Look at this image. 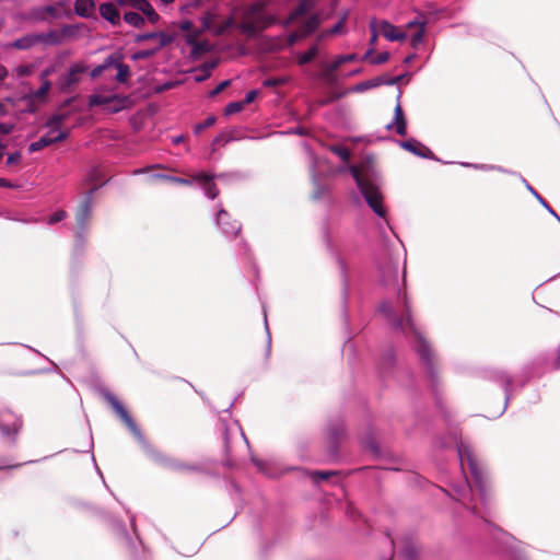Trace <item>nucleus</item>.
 Instances as JSON below:
<instances>
[{
    "instance_id": "nucleus-14",
    "label": "nucleus",
    "mask_w": 560,
    "mask_h": 560,
    "mask_svg": "<svg viewBox=\"0 0 560 560\" xmlns=\"http://www.w3.org/2000/svg\"><path fill=\"white\" fill-rule=\"evenodd\" d=\"M71 28L69 26L63 27L59 31H50L48 33L36 34L38 43H43L45 45H57L61 43V40L70 35Z\"/></svg>"
},
{
    "instance_id": "nucleus-21",
    "label": "nucleus",
    "mask_w": 560,
    "mask_h": 560,
    "mask_svg": "<svg viewBox=\"0 0 560 560\" xmlns=\"http://www.w3.org/2000/svg\"><path fill=\"white\" fill-rule=\"evenodd\" d=\"M52 71L54 70L51 68H48L45 71H43V73L40 75V79L43 81L42 85L36 92L33 93V95H32L33 100L42 101L45 98L46 94L50 90V82L47 80V77L50 75L52 73Z\"/></svg>"
},
{
    "instance_id": "nucleus-15",
    "label": "nucleus",
    "mask_w": 560,
    "mask_h": 560,
    "mask_svg": "<svg viewBox=\"0 0 560 560\" xmlns=\"http://www.w3.org/2000/svg\"><path fill=\"white\" fill-rule=\"evenodd\" d=\"M388 130H395L398 135L405 136L407 130V122L402 113L400 103L398 102L394 110V119L387 125Z\"/></svg>"
},
{
    "instance_id": "nucleus-33",
    "label": "nucleus",
    "mask_w": 560,
    "mask_h": 560,
    "mask_svg": "<svg viewBox=\"0 0 560 560\" xmlns=\"http://www.w3.org/2000/svg\"><path fill=\"white\" fill-rule=\"evenodd\" d=\"M335 154H337L342 161H348L350 158V152L347 148L343 147H335L332 148Z\"/></svg>"
},
{
    "instance_id": "nucleus-30",
    "label": "nucleus",
    "mask_w": 560,
    "mask_h": 560,
    "mask_svg": "<svg viewBox=\"0 0 560 560\" xmlns=\"http://www.w3.org/2000/svg\"><path fill=\"white\" fill-rule=\"evenodd\" d=\"M90 213H91V208H90V205L88 202H84L78 213H77V220L79 222V224H83L90 217Z\"/></svg>"
},
{
    "instance_id": "nucleus-62",
    "label": "nucleus",
    "mask_w": 560,
    "mask_h": 560,
    "mask_svg": "<svg viewBox=\"0 0 560 560\" xmlns=\"http://www.w3.org/2000/svg\"><path fill=\"white\" fill-rule=\"evenodd\" d=\"M2 154H3V147L0 144V159L2 158Z\"/></svg>"
},
{
    "instance_id": "nucleus-32",
    "label": "nucleus",
    "mask_w": 560,
    "mask_h": 560,
    "mask_svg": "<svg viewBox=\"0 0 560 560\" xmlns=\"http://www.w3.org/2000/svg\"><path fill=\"white\" fill-rule=\"evenodd\" d=\"M245 106V103L243 102H234V103H230L228 104V106L225 107V115H233L235 113H238L241 112Z\"/></svg>"
},
{
    "instance_id": "nucleus-12",
    "label": "nucleus",
    "mask_w": 560,
    "mask_h": 560,
    "mask_svg": "<svg viewBox=\"0 0 560 560\" xmlns=\"http://www.w3.org/2000/svg\"><path fill=\"white\" fill-rule=\"evenodd\" d=\"M20 428L21 422L15 416L10 412L0 415V430L3 435L16 434Z\"/></svg>"
},
{
    "instance_id": "nucleus-3",
    "label": "nucleus",
    "mask_w": 560,
    "mask_h": 560,
    "mask_svg": "<svg viewBox=\"0 0 560 560\" xmlns=\"http://www.w3.org/2000/svg\"><path fill=\"white\" fill-rule=\"evenodd\" d=\"M90 106H104L107 112L117 113L129 105L127 97L117 94L94 93L89 100Z\"/></svg>"
},
{
    "instance_id": "nucleus-59",
    "label": "nucleus",
    "mask_w": 560,
    "mask_h": 560,
    "mask_svg": "<svg viewBox=\"0 0 560 560\" xmlns=\"http://www.w3.org/2000/svg\"><path fill=\"white\" fill-rule=\"evenodd\" d=\"M547 209H548V211H549L550 213H552L553 215H556V219H558V221H560L559 215H557V214L553 212V210H552V209H550L549 207H548Z\"/></svg>"
},
{
    "instance_id": "nucleus-50",
    "label": "nucleus",
    "mask_w": 560,
    "mask_h": 560,
    "mask_svg": "<svg viewBox=\"0 0 560 560\" xmlns=\"http://www.w3.org/2000/svg\"><path fill=\"white\" fill-rule=\"evenodd\" d=\"M368 88H369V84H366V83H361V84H358L357 86H354V88H353V91L359 92V91H363V90H365V89H368Z\"/></svg>"
},
{
    "instance_id": "nucleus-57",
    "label": "nucleus",
    "mask_w": 560,
    "mask_h": 560,
    "mask_svg": "<svg viewBox=\"0 0 560 560\" xmlns=\"http://www.w3.org/2000/svg\"><path fill=\"white\" fill-rule=\"evenodd\" d=\"M413 58H415V55H410V56L406 57L405 62H406V63H409V62H411V60H412Z\"/></svg>"
},
{
    "instance_id": "nucleus-40",
    "label": "nucleus",
    "mask_w": 560,
    "mask_h": 560,
    "mask_svg": "<svg viewBox=\"0 0 560 560\" xmlns=\"http://www.w3.org/2000/svg\"><path fill=\"white\" fill-rule=\"evenodd\" d=\"M231 81L226 80V81H223L221 82L212 92H211V96H214L219 93H221L225 88H228L230 85Z\"/></svg>"
},
{
    "instance_id": "nucleus-49",
    "label": "nucleus",
    "mask_w": 560,
    "mask_h": 560,
    "mask_svg": "<svg viewBox=\"0 0 560 560\" xmlns=\"http://www.w3.org/2000/svg\"><path fill=\"white\" fill-rule=\"evenodd\" d=\"M210 75H206V72H199L198 71V74L196 75V81H203L206 80L207 78H209Z\"/></svg>"
},
{
    "instance_id": "nucleus-10",
    "label": "nucleus",
    "mask_w": 560,
    "mask_h": 560,
    "mask_svg": "<svg viewBox=\"0 0 560 560\" xmlns=\"http://www.w3.org/2000/svg\"><path fill=\"white\" fill-rule=\"evenodd\" d=\"M119 3L124 7H130L142 12L151 23H156L159 21V14L147 0H119Z\"/></svg>"
},
{
    "instance_id": "nucleus-9",
    "label": "nucleus",
    "mask_w": 560,
    "mask_h": 560,
    "mask_svg": "<svg viewBox=\"0 0 560 560\" xmlns=\"http://www.w3.org/2000/svg\"><path fill=\"white\" fill-rule=\"evenodd\" d=\"M108 402L112 405V407L115 409V411L118 413V416L121 418V420L126 423V425L129 428V430L135 434V436L142 442L143 438L138 430L136 423L131 419V417L128 415L127 410L124 408V406L116 399L115 396L108 394L107 396Z\"/></svg>"
},
{
    "instance_id": "nucleus-38",
    "label": "nucleus",
    "mask_w": 560,
    "mask_h": 560,
    "mask_svg": "<svg viewBox=\"0 0 560 560\" xmlns=\"http://www.w3.org/2000/svg\"><path fill=\"white\" fill-rule=\"evenodd\" d=\"M370 27H371V32H372L371 43L374 44L377 39L378 34H381L378 31L377 21L373 20L370 24Z\"/></svg>"
},
{
    "instance_id": "nucleus-27",
    "label": "nucleus",
    "mask_w": 560,
    "mask_h": 560,
    "mask_svg": "<svg viewBox=\"0 0 560 560\" xmlns=\"http://www.w3.org/2000/svg\"><path fill=\"white\" fill-rule=\"evenodd\" d=\"M7 114V109L4 104L0 102V117H3ZM14 125L11 122H0V135H8L12 132Z\"/></svg>"
},
{
    "instance_id": "nucleus-24",
    "label": "nucleus",
    "mask_w": 560,
    "mask_h": 560,
    "mask_svg": "<svg viewBox=\"0 0 560 560\" xmlns=\"http://www.w3.org/2000/svg\"><path fill=\"white\" fill-rule=\"evenodd\" d=\"M37 35L36 34H30L26 36H23L21 38H18L14 40L11 46L18 49H28L35 44H37Z\"/></svg>"
},
{
    "instance_id": "nucleus-2",
    "label": "nucleus",
    "mask_w": 560,
    "mask_h": 560,
    "mask_svg": "<svg viewBox=\"0 0 560 560\" xmlns=\"http://www.w3.org/2000/svg\"><path fill=\"white\" fill-rule=\"evenodd\" d=\"M273 23V19L266 14L261 4H255L246 10L240 25L247 36H255Z\"/></svg>"
},
{
    "instance_id": "nucleus-52",
    "label": "nucleus",
    "mask_w": 560,
    "mask_h": 560,
    "mask_svg": "<svg viewBox=\"0 0 560 560\" xmlns=\"http://www.w3.org/2000/svg\"><path fill=\"white\" fill-rule=\"evenodd\" d=\"M381 311H382V312H384V313H390V305H389V304L384 303V304L381 306Z\"/></svg>"
},
{
    "instance_id": "nucleus-64",
    "label": "nucleus",
    "mask_w": 560,
    "mask_h": 560,
    "mask_svg": "<svg viewBox=\"0 0 560 560\" xmlns=\"http://www.w3.org/2000/svg\"><path fill=\"white\" fill-rule=\"evenodd\" d=\"M398 326H400V327H405V325L402 324V322H398Z\"/></svg>"
},
{
    "instance_id": "nucleus-41",
    "label": "nucleus",
    "mask_w": 560,
    "mask_h": 560,
    "mask_svg": "<svg viewBox=\"0 0 560 560\" xmlns=\"http://www.w3.org/2000/svg\"><path fill=\"white\" fill-rule=\"evenodd\" d=\"M155 50H141L133 55V59H142L148 58L154 54Z\"/></svg>"
},
{
    "instance_id": "nucleus-5",
    "label": "nucleus",
    "mask_w": 560,
    "mask_h": 560,
    "mask_svg": "<svg viewBox=\"0 0 560 560\" xmlns=\"http://www.w3.org/2000/svg\"><path fill=\"white\" fill-rule=\"evenodd\" d=\"M232 23V19H224L219 22L218 15L213 12H208L201 18L202 30L210 31L215 35H220L225 32Z\"/></svg>"
},
{
    "instance_id": "nucleus-61",
    "label": "nucleus",
    "mask_w": 560,
    "mask_h": 560,
    "mask_svg": "<svg viewBox=\"0 0 560 560\" xmlns=\"http://www.w3.org/2000/svg\"><path fill=\"white\" fill-rule=\"evenodd\" d=\"M160 1H161V2H163V3H165V4H167V3L173 2L174 0H160Z\"/></svg>"
},
{
    "instance_id": "nucleus-17",
    "label": "nucleus",
    "mask_w": 560,
    "mask_h": 560,
    "mask_svg": "<svg viewBox=\"0 0 560 560\" xmlns=\"http://www.w3.org/2000/svg\"><path fill=\"white\" fill-rule=\"evenodd\" d=\"M406 325L410 327V329L412 330V332L415 335L417 352L421 355V358H423L425 360L429 359L430 358L429 346L425 342V340L422 338L421 334L415 328L409 316L406 319Z\"/></svg>"
},
{
    "instance_id": "nucleus-51",
    "label": "nucleus",
    "mask_w": 560,
    "mask_h": 560,
    "mask_svg": "<svg viewBox=\"0 0 560 560\" xmlns=\"http://www.w3.org/2000/svg\"><path fill=\"white\" fill-rule=\"evenodd\" d=\"M7 69L2 65H0V81L3 80L7 77Z\"/></svg>"
},
{
    "instance_id": "nucleus-54",
    "label": "nucleus",
    "mask_w": 560,
    "mask_h": 560,
    "mask_svg": "<svg viewBox=\"0 0 560 560\" xmlns=\"http://www.w3.org/2000/svg\"><path fill=\"white\" fill-rule=\"evenodd\" d=\"M0 186H2V187H9L10 185H9V183H8L5 179L0 178Z\"/></svg>"
},
{
    "instance_id": "nucleus-20",
    "label": "nucleus",
    "mask_w": 560,
    "mask_h": 560,
    "mask_svg": "<svg viewBox=\"0 0 560 560\" xmlns=\"http://www.w3.org/2000/svg\"><path fill=\"white\" fill-rule=\"evenodd\" d=\"M95 11V3L93 0H75L74 12L82 18L91 16Z\"/></svg>"
},
{
    "instance_id": "nucleus-13",
    "label": "nucleus",
    "mask_w": 560,
    "mask_h": 560,
    "mask_svg": "<svg viewBox=\"0 0 560 560\" xmlns=\"http://www.w3.org/2000/svg\"><path fill=\"white\" fill-rule=\"evenodd\" d=\"M378 24V31L380 33L390 42L395 40H404L407 37L406 32H401L398 30L395 25L390 24L387 21H380Z\"/></svg>"
},
{
    "instance_id": "nucleus-28",
    "label": "nucleus",
    "mask_w": 560,
    "mask_h": 560,
    "mask_svg": "<svg viewBox=\"0 0 560 560\" xmlns=\"http://www.w3.org/2000/svg\"><path fill=\"white\" fill-rule=\"evenodd\" d=\"M114 65V58L113 57H108L104 60V62L97 67H95L92 72H91V77L92 78H96L98 77L104 70H107L109 69L110 67H113Z\"/></svg>"
},
{
    "instance_id": "nucleus-4",
    "label": "nucleus",
    "mask_w": 560,
    "mask_h": 560,
    "mask_svg": "<svg viewBox=\"0 0 560 560\" xmlns=\"http://www.w3.org/2000/svg\"><path fill=\"white\" fill-rule=\"evenodd\" d=\"M457 451L462 467L467 466L471 472L475 482L481 486L483 472L482 469L479 467V464L475 458L470 446L464 442H460L457 446Z\"/></svg>"
},
{
    "instance_id": "nucleus-60",
    "label": "nucleus",
    "mask_w": 560,
    "mask_h": 560,
    "mask_svg": "<svg viewBox=\"0 0 560 560\" xmlns=\"http://www.w3.org/2000/svg\"><path fill=\"white\" fill-rule=\"evenodd\" d=\"M402 79H404V77H402V75H399V77H397V78L394 80V82H395V83H398V82H400Z\"/></svg>"
},
{
    "instance_id": "nucleus-1",
    "label": "nucleus",
    "mask_w": 560,
    "mask_h": 560,
    "mask_svg": "<svg viewBox=\"0 0 560 560\" xmlns=\"http://www.w3.org/2000/svg\"><path fill=\"white\" fill-rule=\"evenodd\" d=\"M350 171L368 205L377 215L385 217L386 210L383 207V197L378 187L364 176L357 166H351Z\"/></svg>"
},
{
    "instance_id": "nucleus-25",
    "label": "nucleus",
    "mask_w": 560,
    "mask_h": 560,
    "mask_svg": "<svg viewBox=\"0 0 560 560\" xmlns=\"http://www.w3.org/2000/svg\"><path fill=\"white\" fill-rule=\"evenodd\" d=\"M113 67L117 70L116 80L121 83L126 82L130 74L129 67L121 62H117L115 59Z\"/></svg>"
},
{
    "instance_id": "nucleus-55",
    "label": "nucleus",
    "mask_w": 560,
    "mask_h": 560,
    "mask_svg": "<svg viewBox=\"0 0 560 560\" xmlns=\"http://www.w3.org/2000/svg\"><path fill=\"white\" fill-rule=\"evenodd\" d=\"M182 140H183V136H178V137H174L173 138V142L174 143H179V142H182Z\"/></svg>"
},
{
    "instance_id": "nucleus-36",
    "label": "nucleus",
    "mask_w": 560,
    "mask_h": 560,
    "mask_svg": "<svg viewBox=\"0 0 560 560\" xmlns=\"http://www.w3.org/2000/svg\"><path fill=\"white\" fill-rule=\"evenodd\" d=\"M215 122V117L210 116L208 117L202 124H199L196 126L195 131L200 132L201 130L211 127Z\"/></svg>"
},
{
    "instance_id": "nucleus-45",
    "label": "nucleus",
    "mask_w": 560,
    "mask_h": 560,
    "mask_svg": "<svg viewBox=\"0 0 560 560\" xmlns=\"http://www.w3.org/2000/svg\"><path fill=\"white\" fill-rule=\"evenodd\" d=\"M44 12L50 16L56 18L57 16V9L52 5H48L44 9Z\"/></svg>"
},
{
    "instance_id": "nucleus-39",
    "label": "nucleus",
    "mask_w": 560,
    "mask_h": 560,
    "mask_svg": "<svg viewBox=\"0 0 560 560\" xmlns=\"http://www.w3.org/2000/svg\"><path fill=\"white\" fill-rule=\"evenodd\" d=\"M153 37H159L160 38V47L166 45L168 42H170V38L165 35V34H149V35H145L144 38H153Z\"/></svg>"
},
{
    "instance_id": "nucleus-19",
    "label": "nucleus",
    "mask_w": 560,
    "mask_h": 560,
    "mask_svg": "<svg viewBox=\"0 0 560 560\" xmlns=\"http://www.w3.org/2000/svg\"><path fill=\"white\" fill-rule=\"evenodd\" d=\"M100 14L112 24H117L120 20L119 12L113 3L101 4Z\"/></svg>"
},
{
    "instance_id": "nucleus-16",
    "label": "nucleus",
    "mask_w": 560,
    "mask_h": 560,
    "mask_svg": "<svg viewBox=\"0 0 560 560\" xmlns=\"http://www.w3.org/2000/svg\"><path fill=\"white\" fill-rule=\"evenodd\" d=\"M229 218L230 217L228 212L220 210L217 215V222L221 226L223 233H225L228 236H235L241 230V226L236 221L229 222Z\"/></svg>"
},
{
    "instance_id": "nucleus-8",
    "label": "nucleus",
    "mask_w": 560,
    "mask_h": 560,
    "mask_svg": "<svg viewBox=\"0 0 560 560\" xmlns=\"http://www.w3.org/2000/svg\"><path fill=\"white\" fill-rule=\"evenodd\" d=\"M65 116L56 115L48 119L46 124V137L51 139V143L61 141L68 137V131L62 129Z\"/></svg>"
},
{
    "instance_id": "nucleus-31",
    "label": "nucleus",
    "mask_w": 560,
    "mask_h": 560,
    "mask_svg": "<svg viewBox=\"0 0 560 560\" xmlns=\"http://www.w3.org/2000/svg\"><path fill=\"white\" fill-rule=\"evenodd\" d=\"M318 49L316 46L311 47L306 52L299 55V63L305 65L313 60L317 55Z\"/></svg>"
},
{
    "instance_id": "nucleus-56",
    "label": "nucleus",
    "mask_w": 560,
    "mask_h": 560,
    "mask_svg": "<svg viewBox=\"0 0 560 560\" xmlns=\"http://www.w3.org/2000/svg\"><path fill=\"white\" fill-rule=\"evenodd\" d=\"M264 84H265V85H275V84H277V81H273V80H267V81H265V83H264Z\"/></svg>"
},
{
    "instance_id": "nucleus-37",
    "label": "nucleus",
    "mask_w": 560,
    "mask_h": 560,
    "mask_svg": "<svg viewBox=\"0 0 560 560\" xmlns=\"http://www.w3.org/2000/svg\"><path fill=\"white\" fill-rule=\"evenodd\" d=\"M65 217H66V212L63 210H58L57 212H55L52 215L49 217L48 223L49 224L57 223V222L61 221L62 219H65Z\"/></svg>"
},
{
    "instance_id": "nucleus-6",
    "label": "nucleus",
    "mask_w": 560,
    "mask_h": 560,
    "mask_svg": "<svg viewBox=\"0 0 560 560\" xmlns=\"http://www.w3.org/2000/svg\"><path fill=\"white\" fill-rule=\"evenodd\" d=\"M85 71L86 67L83 63H74L70 67L67 73L59 78L58 88L61 91L69 90L81 80V77Z\"/></svg>"
},
{
    "instance_id": "nucleus-63",
    "label": "nucleus",
    "mask_w": 560,
    "mask_h": 560,
    "mask_svg": "<svg viewBox=\"0 0 560 560\" xmlns=\"http://www.w3.org/2000/svg\"><path fill=\"white\" fill-rule=\"evenodd\" d=\"M298 14H299V12H296L295 14H293V15L290 18V21H293Z\"/></svg>"
},
{
    "instance_id": "nucleus-43",
    "label": "nucleus",
    "mask_w": 560,
    "mask_h": 560,
    "mask_svg": "<svg viewBox=\"0 0 560 560\" xmlns=\"http://www.w3.org/2000/svg\"><path fill=\"white\" fill-rule=\"evenodd\" d=\"M256 97H257V91H255V90H254V91H250V92H248V93L246 94L245 100H244V102H243V103H245V105H246V104H249V103L254 102V100H255Z\"/></svg>"
},
{
    "instance_id": "nucleus-23",
    "label": "nucleus",
    "mask_w": 560,
    "mask_h": 560,
    "mask_svg": "<svg viewBox=\"0 0 560 560\" xmlns=\"http://www.w3.org/2000/svg\"><path fill=\"white\" fill-rule=\"evenodd\" d=\"M355 59L354 55H348V56H339L334 62H331L327 68L324 70L323 75L330 80L332 72L339 68V66L347 61H352Z\"/></svg>"
},
{
    "instance_id": "nucleus-22",
    "label": "nucleus",
    "mask_w": 560,
    "mask_h": 560,
    "mask_svg": "<svg viewBox=\"0 0 560 560\" xmlns=\"http://www.w3.org/2000/svg\"><path fill=\"white\" fill-rule=\"evenodd\" d=\"M401 147L422 158H429L431 154V151L427 147L415 140L404 141L401 142Z\"/></svg>"
},
{
    "instance_id": "nucleus-44",
    "label": "nucleus",
    "mask_w": 560,
    "mask_h": 560,
    "mask_svg": "<svg viewBox=\"0 0 560 560\" xmlns=\"http://www.w3.org/2000/svg\"><path fill=\"white\" fill-rule=\"evenodd\" d=\"M389 58V54L388 52H383L381 55L377 56V58L374 60L375 63H383L385 61H387Z\"/></svg>"
},
{
    "instance_id": "nucleus-47",
    "label": "nucleus",
    "mask_w": 560,
    "mask_h": 560,
    "mask_svg": "<svg viewBox=\"0 0 560 560\" xmlns=\"http://www.w3.org/2000/svg\"><path fill=\"white\" fill-rule=\"evenodd\" d=\"M198 36H199V32L195 31L194 33L187 35V40L189 43H194Z\"/></svg>"
},
{
    "instance_id": "nucleus-29",
    "label": "nucleus",
    "mask_w": 560,
    "mask_h": 560,
    "mask_svg": "<svg viewBox=\"0 0 560 560\" xmlns=\"http://www.w3.org/2000/svg\"><path fill=\"white\" fill-rule=\"evenodd\" d=\"M49 144H52L51 143V139L47 138L46 135H44L43 137H40L39 140L31 143L30 147H28V150H30V152H36V151L42 150L43 148H45V147H47Z\"/></svg>"
},
{
    "instance_id": "nucleus-46",
    "label": "nucleus",
    "mask_w": 560,
    "mask_h": 560,
    "mask_svg": "<svg viewBox=\"0 0 560 560\" xmlns=\"http://www.w3.org/2000/svg\"><path fill=\"white\" fill-rule=\"evenodd\" d=\"M526 187L528 188V190L546 207L548 208V205L545 202V200L532 188V186H529L528 184H526Z\"/></svg>"
},
{
    "instance_id": "nucleus-48",
    "label": "nucleus",
    "mask_w": 560,
    "mask_h": 560,
    "mask_svg": "<svg viewBox=\"0 0 560 560\" xmlns=\"http://www.w3.org/2000/svg\"><path fill=\"white\" fill-rule=\"evenodd\" d=\"M191 26H192L191 22H188V21L183 22V23L180 24V28H182L183 31H185V32H189V31L191 30Z\"/></svg>"
},
{
    "instance_id": "nucleus-42",
    "label": "nucleus",
    "mask_w": 560,
    "mask_h": 560,
    "mask_svg": "<svg viewBox=\"0 0 560 560\" xmlns=\"http://www.w3.org/2000/svg\"><path fill=\"white\" fill-rule=\"evenodd\" d=\"M21 161V153L14 152L10 154L7 159L8 164H18Z\"/></svg>"
},
{
    "instance_id": "nucleus-7",
    "label": "nucleus",
    "mask_w": 560,
    "mask_h": 560,
    "mask_svg": "<svg viewBox=\"0 0 560 560\" xmlns=\"http://www.w3.org/2000/svg\"><path fill=\"white\" fill-rule=\"evenodd\" d=\"M211 178L212 177L209 176L208 174L200 173V174H197L195 177H192V179H186V178H179V177H172L170 179L174 183L184 184V185H188L192 182H197L202 187V189L206 191V195L209 198L213 199L217 197L218 191L214 188L213 184L211 183Z\"/></svg>"
},
{
    "instance_id": "nucleus-53",
    "label": "nucleus",
    "mask_w": 560,
    "mask_h": 560,
    "mask_svg": "<svg viewBox=\"0 0 560 560\" xmlns=\"http://www.w3.org/2000/svg\"><path fill=\"white\" fill-rule=\"evenodd\" d=\"M340 27H341V23H338L336 26H334V27L330 30V33H331V34H336V33H338V32H339V30H340Z\"/></svg>"
},
{
    "instance_id": "nucleus-35",
    "label": "nucleus",
    "mask_w": 560,
    "mask_h": 560,
    "mask_svg": "<svg viewBox=\"0 0 560 560\" xmlns=\"http://www.w3.org/2000/svg\"><path fill=\"white\" fill-rule=\"evenodd\" d=\"M14 72L18 77H27L33 72V68L31 66H19L14 69Z\"/></svg>"
},
{
    "instance_id": "nucleus-11",
    "label": "nucleus",
    "mask_w": 560,
    "mask_h": 560,
    "mask_svg": "<svg viewBox=\"0 0 560 560\" xmlns=\"http://www.w3.org/2000/svg\"><path fill=\"white\" fill-rule=\"evenodd\" d=\"M425 25L427 23L423 20H413L406 25L408 31L413 30L410 34V44L413 48H418V46L422 44L425 34Z\"/></svg>"
},
{
    "instance_id": "nucleus-26",
    "label": "nucleus",
    "mask_w": 560,
    "mask_h": 560,
    "mask_svg": "<svg viewBox=\"0 0 560 560\" xmlns=\"http://www.w3.org/2000/svg\"><path fill=\"white\" fill-rule=\"evenodd\" d=\"M125 21L136 27H139L143 24L144 19L138 12H127L124 15Z\"/></svg>"
},
{
    "instance_id": "nucleus-18",
    "label": "nucleus",
    "mask_w": 560,
    "mask_h": 560,
    "mask_svg": "<svg viewBox=\"0 0 560 560\" xmlns=\"http://www.w3.org/2000/svg\"><path fill=\"white\" fill-rule=\"evenodd\" d=\"M318 24H319V20L317 16L311 18L301 31L294 32L290 35V43L293 44V43L298 42L299 39H301L302 37L306 36L307 34L312 33L313 31L316 30Z\"/></svg>"
},
{
    "instance_id": "nucleus-58",
    "label": "nucleus",
    "mask_w": 560,
    "mask_h": 560,
    "mask_svg": "<svg viewBox=\"0 0 560 560\" xmlns=\"http://www.w3.org/2000/svg\"><path fill=\"white\" fill-rule=\"evenodd\" d=\"M547 209H548V211H549L550 213H552L553 215H556V219H558V221H560L559 215H557V214L553 212V210H552V209H550L549 207H548Z\"/></svg>"
},
{
    "instance_id": "nucleus-34",
    "label": "nucleus",
    "mask_w": 560,
    "mask_h": 560,
    "mask_svg": "<svg viewBox=\"0 0 560 560\" xmlns=\"http://www.w3.org/2000/svg\"><path fill=\"white\" fill-rule=\"evenodd\" d=\"M217 60L207 61L200 67L199 72H206V75H210L211 71L217 67Z\"/></svg>"
}]
</instances>
